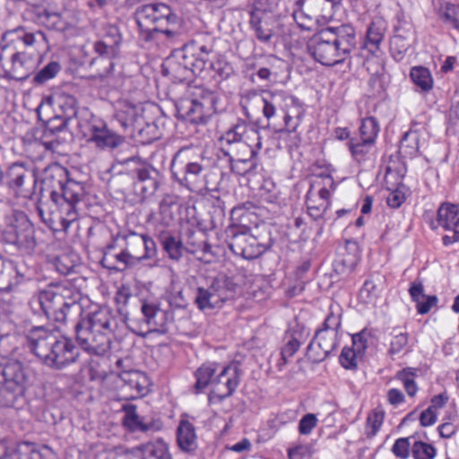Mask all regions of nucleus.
Returning a JSON list of instances; mask_svg holds the SVG:
<instances>
[{
	"label": "nucleus",
	"instance_id": "f257e3e1",
	"mask_svg": "<svg viewBox=\"0 0 459 459\" xmlns=\"http://www.w3.org/2000/svg\"><path fill=\"white\" fill-rule=\"evenodd\" d=\"M28 346L46 366L63 369L75 363L80 356L79 349L71 339L56 330L45 326H34L27 334Z\"/></svg>",
	"mask_w": 459,
	"mask_h": 459
},
{
	"label": "nucleus",
	"instance_id": "f03ea898",
	"mask_svg": "<svg viewBox=\"0 0 459 459\" xmlns=\"http://www.w3.org/2000/svg\"><path fill=\"white\" fill-rule=\"evenodd\" d=\"M117 325V318L109 308L100 307L75 325L77 342L90 355L104 356L111 349Z\"/></svg>",
	"mask_w": 459,
	"mask_h": 459
},
{
	"label": "nucleus",
	"instance_id": "7ed1b4c3",
	"mask_svg": "<svg viewBox=\"0 0 459 459\" xmlns=\"http://www.w3.org/2000/svg\"><path fill=\"white\" fill-rule=\"evenodd\" d=\"M356 47V31L350 24L327 27L315 33L308 42L310 55L324 65L342 63Z\"/></svg>",
	"mask_w": 459,
	"mask_h": 459
},
{
	"label": "nucleus",
	"instance_id": "20e7f679",
	"mask_svg": "<svg viewBox=\"0 0 459 459\" xmlns=\"http://www.w3.org/2000/svg\"><path fill=\"white\" fill-rule=\"evenodd\" d=\"M77 296L70 284H51L31 298L30 307L34 314L43 315L48 320L65 323L73 309L80 308Z\"/></svg>",
	"mask_w": 459,
	"mask_h": 459
},
{
	"label": "nucleus",
	"instance_id": "39448f33",
	"mask_svg": "<svg viewBox=\"0 0 459 459\" xmlns=\"http://www.w3.org/2000/svg\"><path fill=\"white\" fill-rule=\"evenodd\" d=\"M136 23L146 39L160 33L170 41L178 39L184 32L182 20L165 4H149L139 6L134 13Z\"/></svg>",
	"mask_w": 459,
	"mask_h": 459
},
{
	"label": "nucleus",
	"instance_id": "423d86ee",
	"mask_svg": "<svg viewBox=\"0 0 459 459\" xmlns=\"http://www.w3.org/2000/svg\"><path fill=\"white\" fill-rule=\"evenodd\" d=\"M33 371L24 362L0 356V407H13L31 385Z\"/></svg>",
	"mask_w": 459,
	"mask_h": 459
},
{
	"label": "nucleus",
	"instance_id": "0eeeda50",
	"mask_svg": "<svg viewBox=\"0 0 459 459\" xmlns=\"http://www.w3.org/2000/svg\"><path fill=\"white\" fill-rule=\"evenodd\" d=\"M237 284L230 277L221 274L211 278L206 286H198L195 304L202 310L220 307L228 300L233 299L237 293Z\"/></svg>",
	"mask_w": 459,
	"mask_h": 459
},
{
	"label": "nucleus",
	"instance_id": "6e6552de",
	"mask_svg": "<svg viewBox=\"0 0 459 459\" xmlns=\"http://www.w3.org/2000/svg\"><path fill=\"white\" fill-rule=\"evenodd\" d=\"M39 58L26 52L14 51L9 45H0V76L23 81L34 73Z\"/></svg>",
	"mask_w": 459,
	"mask_h": 459
},
{
	"label": "nucleus",
	"instance_id": "1a4fd4ad",
	"mask_svg": "<svg viewBox=\"0 0 459 459\" xmlns=\"http://www.w3.org/2000/svg\"><path fill=\"white\" fill-rule=\"evenodd\" d=\"M341 316L330 312L307 346V356L314 363L322 362L336 348Z\"/></svg>",
	"mask_w": 459,
	"mask_h": 459
},
{
	"label": "nucleus",
	"instance_id": "9d476101",
	"mask_svg": "<svg viewBox=\"0 0 459 459\" xmlns=\"http://www.w3.org/2000/svg\"><path fill=\"white\" fill-rule=\"evenodd\" d=\"M2 234L6 243L21 250L30 252L36 247L34 227L22 212L11 211L5 215Z\"/></svg>",
	"mask_w": 459,
	"mask_h": 459
},
{
	"label": "nucleus",
	"instance_id": "9b49d317",
	"mask_svg": "<svg viewBox=\"0 0 459 459\" xmlns=\"http://www.w3.org/2000/svg\"><path fill=\"white\" fill-rule=\"evenodd\" d=\"M123 164L126 166L128 173L134 178V193L142 200L156 193L160 184V174L157 169L138 157L126 159Z\"/></svg>",
	"mask_w": 459,
	"mask_h": 459
},
{
	"label": "nucleus",
	"instance_id": "f8f14e48",
	"mask_svg": "<svg viewBox=\"0 0 459 459\" xmlns=\"http://www.w3.org/2000/svg\"><path fill=\"white\" fill-rule=\"evenodd\" d=\"M204 166L193 159L191 148L180 149L171 161V172L181 186L190 191H195L201 186L204 178Z\"/></svg>",
	"mask_w": 459,
	"mask_h": 459
},
{
	"label": "nucleus",
	"instance_id": "ddd939ff",
	"mask_svg": "<svg viewBox=\"0 0 459 459\" xmlns=\"http://www.w3.org/2000/svg\"><path fill=\"white\" fill-rule=\"evenodd\" d=\"M195 98L181 100L177 105L180 117L191 123H200L216 110L217 96L214 92L196 88Z\"/></svg>",
	"mask_w": 459,
	"mask_h": 459
},
{
	"label": "nucleus",
	"instance_id": "4468645a",
	"mask_svg": "<svg viewBox=\"0 0 459 459\" xmlns=\"http://www.w3.org/2000/svg\"><path fill=\"white\" fill-rule=\"evenodd\" d=\"M339 0H299L301 5L299 11L294 12L293 17L299 26L304 30H309V22H327L333 18L334 8L339 4Z\"/></svg>",
	"mask_w": 459,
	"mask_h": 459
},
{
	"label": "nucleus",
	"instance_id": "2eb2a0df",
	"mask_svg": "<svg viewBox=\"0 0 459 459\" xmlns=\"http://www.w3.org/2000/svg\"><path fill=\"white\" fill-rule=\"evenodd\" d=\"M228 247L237 255L252 260L264 254L267 247L261 244L247 229L230 227L227 231Z\"/></svg>",
	"mask_w": 459,
	"mask_h": 459
},
{
	"label": "nucleus",
	"instance_id": "dca6fc26",
	"mask_svg": "<svg viewBox=\"0 0 459 459\" xmlns=\"http://www.w3.org/2000/svg\"><path fill=\"white\" fill-rule=\"evenodd\" d=\"M85 195L84 184L68 178L59 194V204H56L60 212L65 215L61 217L64 228H67L72 221L77 219V205Z\"/></svg>",
	"mask_w": 459,
	"mask_h": 459
},
{
	"label": "nucleus",
	"instance_id": "f3484780",
	"mask_svg": "<svg viewBox=\"0 0 459 459\" xmlns=\"http://www.w3.org/2000/svg\"><path fill=\"white\" fill-rule=\"evenodd\" d=\"M195 63L189 57L186 48L175 49L165 60L162 65L164 74L170 75L174 80L183 82L191 80L193 76L201 74L195 68Z\"/></svg>",
	"mask_w": 459,
	"mask_h": 459
},
{
	"label": "nucleus",
	"instance_id": "a211bd4d",
	"mask_svg": "<svg viewBox=\"0 0 459 459\" xmlns=\"http://www.w3.org/2000/svg\"><path fill=\"white\" fill-rule=\"evenodd\" d=\"M84 136L88 143L101 150L117 148L125 142V138L110 130L104 120L95 117L89 120Z\"/></svg>",
	"mask_w": 459,
	"mask_h": 459
},
{
	"label": "nucleus",
	"instance_id": "6ab92c4d",
	"mask_svg": "<svg viewBox=\"0 0 459 459\" xmlns=\"http://www.w3.org/2000/svg\"><path fill=\"white\" fill-rule=\"evenodd\" d=\"M116 239L124 241L125 248L132 257L140 262L142 260L152 258L156 253V244L154 240L146 234H139L132 230L119 232Z\"/></svg>",
	"mask_w": 459,
	"mask_h": 459
},
{
	"label": "nucleus",
	"instance_id": "aec40b11",
	"mask_svg": "<svg viewBox=\"0 0 459 459\" xmlns=\"http://www.w3.org/2000/svg\"><path fill=\"white\" fill-rule=\"evenodd\" d=\"M239 384L238 368L235 365H228L214 377L209 394L210 402L223 399L233 394Z\"/></svg>",
	"mask_w": 459,
	"mask_h": 459
},
{
	"label": "nucleus",
	"instance_id": "412c9836",
	"mask_svg": "<svg viewBox=\"0 0 459 459\" xmlns=\"http://www.w3.org/2000/svg\"><path fill=\"white\" fill-rule=\"evenodd\" d=\"M7 185L17 197L30 198L34 194L36 180L21 164L12 165L7 173Z\"/></svg>",
	"mask_w": 459,
	"mask_h": 459
},
{
	"label": "nucleus",
	"instance_id": "4be33fe9",
	"mask_svg": "<svg viewBox=\"0 0 459 459\" xmlns=\"http://www.w3.org/2000/svg\"><path fill=\"white\" fill-rule=\"evenodd\" d=\"M123 385L120 387L121 399L134 400L147 394V378L137 370L124 371L119 375Z\"/></svg>",
	"mask_w": 459,
	"mask_h": 459
},
{
	"label": "nucleus",
	"instance_id": "5701e85b",
	"mask_svg": "<svg viewBox=\"0 0 459 459\" xmlns=\"http://www.w3.org/2000/svg\"><path fill=\"white\" fill-rule=\"evenodd\" d=\"M261 136L258 129L252 124L244 119L238 118L237 121L221 136V144L234 143L239 142H256V146H260Z\"/></svg>",
	"mask_w": 459,
	"mask_h": 459
},
{
	"label": "nucleus",
	"instance_id": "b1692460",
	"mask_svg": "<svg viewBox=\"0 0 459 459\" xmlns=\"http://www.w3.org/2000/svg\"><path fill=\"white\" fill-rule=\"evenodd\" d=\"M189 57L195 63V70L202 73L208 65H212L211 55L213 53V39L208 37L205 40L204 37H199L191 40L183 46Z\"/></svg>",
	"mask_w": 459,
	"mask_h": 459
},
{
	"label": "nucleus",
	"instance_id": "393cba45",
	"mask_svg": "<svg viewBox=\"0 0 459 459\" xmlns=\"http://www.w3.org/2000/svg\"><path fill=\"white\" fill-rule=\"evenodd\" d=\"M141 311L143 316V321L147 325L150 332L166 333L168 332V324L171 318V313L160 309L153 303L143 302L141 306Z\"/></svg>",
	"mask_w": 459,
	"mask_h": 459
},
{
	"label": "nucleus",
	"instance_id": "a878e982",
	"mask_svg": "<svg viewBox=\"0 0 459 459\" xmlns=\"http://www.w3.org/2000/svg\"><path fill=\"white\" fill-rule=\"evenodd\" d=\"M262 5H258L257 10L250 13L249 23L255 31V37L262 42H268L275 29V20L272 13L261 10Z\"/></svg>",
	"mask_w": 459,
	"mask_h": 459
},
{
	"label": "nucleus",
	"instance_id": "bb28decb",
	"mask_svg": "<svg viewBox=\"0 0 459 459\" xmlns=\"http://www.w3.org/2000/svg\"><path fill=\"white\" fill-rule=\"evenodd\" d=\"M68 178L67 169L58 164L45 169L42 183L44 188L50 191V198L55 204H59V194Z\"/></svg>",
	"mask_w": 459,
	"mask_h": 459
},
{
	"label": "nucleus",
	"instance_id": "cd10ccee",
	"mask_svg": "<svg viewBox=\"0 0 459 459\" xmlns=\"http://www.w3.org/2000/svg\"><path fill=\"white\" fill-rule=\"evenodd\" d=\"M305 327L297 325L285 334V344L281 351V358L276 364L279 371H282L287 365L289 359L291 358L299 349L300 344L307 336Z\"/></svg>",
	"mask_w": 459,
	"mask_h": 459
},
{
	"label": "nucleus",
	"instance_id": "c85d7f7f",
	"mask_svg": "<svg viewBox=\"0 0 459 459\" xmlns=\"http://www.w3.org/2000/svg\"><path fill=\"white\" fill-rule=\"evenodd\" d=\"M0 459H55V453L48 446L23 442L11 453L5 452Z\"/></svg>",
	"mask_w": 459,
	"mask_h": 459
},
{
	"label": "nucleus",
	"instance_id": "c756f323",
	"mask_svg": "<svg viewBox=\"0 0 459 459\" xmlns=\"http://www.w3.org/2000/svg\"><path fill=\"white\" fill-rule=\"evenodd\" d=\"M262 148V142L260 146H256V142L247 141L234 143L221 144V150L223 154L230 158V160H254V157Z\"/></svg>",
	"mask_w": 459,
	"mask_h": 459
},
{
	"label": "nucleus",
	"instance_id": "7c9ffc66",
	"mask_svg": "<svg viewBox=\"0 0 459 459\" xmlns=\"http://www.w3.org/2000/svg\"><path fill=\"white\" fill-rule=\"evenodd\" d=\"M132 453L140 459H172L169 446L160 438L141 444L134 447Z\"/></svg>",
	"mask_w": 459,
	"mask_h": 459
},
{
	"label": "nucleus",
	"instance_id": "2f4dec72",
	"mask_svg": "<svg viewBox=\"0 0 459 459\" xmlns=\"http://www.w3.org/2000/svg\"><path fill=\"white\" fill-rule=\"evenodd\" d=\"M23 278L14 264L5 263L0 259V292L15 291Z\"/></svg>",
	"mask_w": 459,
	"mask_h": 459
},
{
	"label": "nucleus",
	"instance_id": "473e14b6",
	"mask_svg": "<svg viewBox=\"0 0 459 459\" xmlns=\"http://www.w3.org/2000/svg\"><path fill=\"white\" fill-rule=\"evenodd\" d=\"M409 293L412 301L416 303L417 312L420 315L429 313L431 307L437 303V296L424 294V286L421 281H415L411 282Z\"/></svg>",
	"mask_w": 459,
	"mask_h": 459
},
{
	"label": "nucleus",
	"instance_id": "72a5a7b5",
	"mask_svg": "<svg viewBox=\"0 0 459 459\" xmlns=\"http://www.w3.org/2000/svg\"><path fill=\"white\" fill-rule=\"evenodd\" d=\"M177 441L184 452H194L197 448V437L195 427L187 420H182L177 430Z\"/></svg>",
	"mask_w": 459,
	"mask_h": 459
},
{
	"label": "nucleus",
	"instance_id": "f704fd0d",
	"mask_svg": "<svg viewBox=\"0 0 459 459\" xmlns=\"http://www.w3.org/2000/svg\"><path fill=\"white\" fill-rule=\"evenodd\" d=\"M437 221L446 230L455 229L459 225V205L443 204L437 210Z\"/></svg>",
	"mask_w": 459,
	"mask_h": 459
},
{
	"label": "nucleus",
	"instance_id": "c9c22d12",
	"mask_svg": "<svg viewBox=\"0 0 459 459\" xmlns=\"http://www.w3.org/2000/svg\"><path fill=\"white\" fill-rule=\"evenodd\" d=\"M102 263L106 264L107 267L117 271H124L127 267L134 266L137 264L136 260L131 256L126 248L117 254L106 252Z\"/></svg>",
	"mask_w": 459,
	"mask_h": 459
},
{
	"label": "nucleus",
	"instance_id": "e433bc0d",
	"mask_svg": "<svg viewBox=\"0 0 459 459\" xmlns=\"http://www.w3.org/2000/svg\"><path fill=\"white\" fill-rule=\"evenodd\" d=\"M122 411L125 412L123 423L130 430L146 432L152 429V424L142 422L140 416L136 412V405L131 403L123 404Z\"/></svg>",
	"mask_w": 459,
	"mask_h": 459
},
{
	"label": "nucleus",
	"instance_id": "4c0bfd02",
	"mask_svg": "<svg viewBox=\"0 0 459 459\" xmlns=\"http://www.w3.org/2000/svg\"><path fill=\"white\" fill-rule=\"evenodd\" d=\"M186 245L184 246L185 250L191 254H197L202 252L204 255L211 253V245L204 240L203 233H196L194 230H187Z\"/></svg>",
	"mask_w": 459,
	"mask_h": 459
},
{
	"label": "nucleus",
	"instance_id": "58836bf2",
	"mask_svg": "<svg viewBox=\"0 0 459 459\" xmlns=\"http://www.w3.org/2000/svg\"><path fill=\"white\" fill-rule=\"evenodd\" d=\"M218 370L217 363H206L201 366L195 372L196 382L195 385V393L202 392L214 379V374Z\"/></svg>",
	"mask_w": 459,
	"mask_h": 459
},
{
	"label": "nucleus",
	"instance_id": "ea45409f",
	"mask_svg": "<svg viewBox=\"0 0 459 459\" xmlns=\"http://www.w3.org/2000/svg\"><path fill=\"white\" fill-rule=\"evenodd\" d=\"M161 245L169 257L178 261L184 254L185 247L180 238L169 233H163L160 236Z\"/></svg>",
	"mask_w": 459,
	"mask_h": 459
},
{
	"label": "nucleus",
	"instance_id": "a19ab883",
	"mask_svg": "<svg viewBox=\"0 0 459 459\" xmlns=\"http://www.w3.org/2000/svg\"><path fill=\"white\" fill-rule=\"evenodd\" d=\"M94 50L96 53L100 55V57L95 58L91 61V64L98 62H106L108 65L105 69L100 72V75L108 74L111 72L113 68V63L110 58L115 57L117 55V52L112 47H108L101 40H98L94 43Z\"/></svg>",
	"mask_w": 459,
	"mask_h": 459
},
{
	"label": "nucleus",
	"instance_id": "79ce46f5",
	"mask_svg": "<svg viewBox=\"0 0 459 459\" xmlns=\"http://www.w3.org/2000/svg\"><path fill=\"white\" fill-rule=\"evenodd\" d=\"M411 78L422 91H429L433 88V78L429 69L415 66L411 70Z\"/></svg>",
	"mask_w": 459,
	"mask_h": 459
},
{
	"label": "nucleus",
	"instance_id": "37998d69",
	"mask_svg": "<svg viewBox=\"0 0 459 459\" xmlns=\"http://www.w3.org/2000/svg\"><path fill=\"white\" fill-rule=\"evenodd\" d=\"M60 71V63L50 61L34 74L32 81L35 84H45L49 80L55 78Z\"/></svg>",
	"mask_w": 459,
	"mask_h": 459
},
{
	"label": "nucleus",
	"instance_id": "c03bdc74",
	"mask_svg": "<svg viewBox=\"0 0 459 459\" xmlns=\"http://www.w3.org/2000/svg\"><path fill=\"white\" fill-rule=\"evenodd\" d=\"M307 208L310 217L314 220L322 218L325 212L328 204L325 201H318L312 190H309L307 194Z\"/></svg>",
	"mask_w": 459,
	"mask_h": 459
},
{
	"label": "nucleus",
	"instance_id": "a18cd8bd",
	"mask_svg": "<svg viewBox=\"0 0 459 459\" xmlns=\"http://www.w3.org/2000/svg\"><path fill=\"white\" fill-rule=\"evenodd\" d=\"M375 143L361 138H351L349 142V149L351 155L357 160H361L369 152Z\"/></svg>",
	"mask_w": 459,
	"mask_h": 459
},
{
	"label": "nucleus",
	"instance_id": "49530a36",
	"mask_svg": "<svg viewBox=\"0 0 459 459\" xmlns=\"http://www.w3.org/2000/svg\"><path fill=\"white\" fill-rule=\"evenodd\" d=\"M379 132V125L373 117H368L361 121L359 126V138L375 143Z\"/></svg>",
	"mask_w": 459,
	"mask_h": 459
},
{
	"label": "nucleus",
	"instance_id": "de8ad7c7",
	"mask_svg": "<svg viewBox=\"0 0 459 459\" xmlns=\"http://www.w3.org/2000/svg\"><path fill=\"white\" fill-rule=\"evenodd\" d=\"M59 107L63 109L64 120L61 126H57L58 130L66 127L67 121L74 117L76 113V100L72 96H65L59 98Z\"/></svg>",
	"mask_w": 459,
	"mask_h": 459
},
{
	"label": "nucleus",
	"instance_id": "09e8293b",
	"mask_svg": "<svg viewBox=\"0 0 459 459\" xmlns=\"http://www.w3.org/2000/svg\"><path fill=\"white\" fill-rule=\"evenodd\" d=\"M282 96L280 94H268V97L260 98L263 103V114L264 117L270 120L276 114Z\"/></svg>",
	"mask_w": 459,
	"mask_h": 459
},
{
	"label": "nucleus",
	"instance_id": "8fccbe9b",
	"mask_svg": "<svg viewBox=\"0 0 459 459\" xmlns=\"http://www.w3.org/2000/svg\"><path fill=\"white\" fill-rule=\"evenodd\" d=\"M440 18L448 25L459 29V6L446 4L439 10Z\"/></svg>",
	"mask_w": 459,
	"mask_h": 459
},
{
	"label": "nucleus",
	"instance_id": "3c124183",
	"mask_svg": "<svg viewBox=\"0 0 459 459\" xmlns=\"http://www.w3.org/2000/svg\"><path fill=\"white\" fill-rule=\"evenodd\" d=\"M384 34L381 28L372 23L367 31L365 45L371 52L378 49L379 45L383 39Z\"/></svg>",
	"mask_w": 459,
	"mask_h": 459
},
{
	"label": "nucleus",
	"instance_id": "603ef678",
	"mask_svg": "<svg viewBox=\"0 0 459 459\" xmlns=\"http://www.w3.org/2000/svg\"><path fill=\"white\" fill-rule=\"evenodd\" d=\"M414 459H433L436 456V448L428 443L416 441L411 446Z\"/></svg>",
	"mask_w": 459,
	"mask_h": 459
},
{
	"label": "nucleus",
	"instance_id": "864d4df0",
	"mask_svg": "<svg viewBox=\"0 0 459 459\" xmlns=\"http://www.w3.org/2000/svg\"><path fill=\"white\" fill-rule=\"evenodd\" d=\"M415 373L412 368H404L397 373V378L403 384V387L410 396H414L418 387L414 381Z\"/></svg>",
	"mask_w": 459,
	"mask_h": 459
},
{
	"label": "nucleus",
	"instance_id": "5fc2aeb1",
	"mask_svg": "<svg viewBox=\"0 0 459 459\" xmlns=\"http://www.w3.org/2000/svg\"><path fill=\"white\" fill-rule=\"evenodd\" d=\"M384 420V411L381 410L372 411L367 419V436L368 437H374L382 426Z\"/></svg>",
	"mask_w": 459,
	"mask_h": 459
},
{
	"label": "nucleus",
	"instance_id": "6e6d98bb",
	"mask_svg": "<svg viewBox=\"0 0 459 459\" xmlns=\"http://www.w3.org/2000/svg\"><path fill=\"white\" fill-rule=\"evenodd\" d=\"M419 138L415 133H406L403 136L400 144L401 152L405 154L413 156L419 152Z\"/></svg>",
	"mask_w": 459,
	"mask_h": 459
},
{
	"label": "nucleus",
	"instance_id": "4d7b16f0",
	"mask_svg": "<svg viewBox=\"0 0 459 459\" xmlns=\"http://www.w3.org/2000/svg\"><path fill=\"white\" fill-rule=\"evenodd\" d=\"M410 48V42L401 35H394L390 40V48L396 58H402Z\"/></svg>",
	"mask_w": 459,
	"mask_h": 459
},
{
	"label": "nucleus",
	"instance_id": "13d9d810",
	"mask_svg": "<svg viewBox=\"0 0 459 459\" xmlns=\"http://www.w3.org/2000/svg\"><path fill=\"white\" fill-rule=\"evenodd\" d=\"M230 163L231 171L240 176L246 175L247 172L251 171L255 166L254 160L248 159L230 160Z\"/></svg>",
	"mask_w": 459,
	"mask_h": 459
},
{
	"label": "nucleus",
	"instance_id": "bf43d9fd",
	"mask_svg": "<svg viewBox=\"0 0 459 459\" xmlns=\"http://www.w3.org/2000/svg\"><path fill=\"white\" fill-rule=\"evenodd\" d=\"M22 40L26 46L37 45L38 47L48 48L47 36L44 32L38 30L34 33H24Z\"/></svg>",
	"mask_w": 459,
	"mask_h": 459
},
{
	"label": "nucleus",
	"instance_id": "052dcab7",
	"mask_svg": "<svg viewBox=\"0 0 459 459\" xmlns=\"http://www.w3.org/2000/svg\"><path fill=\"white\" fill-rule=\"evenodd\" d=\"M121 35L118 29L115 26H109L106 30V33L101 41L107 44L108 47H112L117 52L118 46L121 42Z\"/></svg>",
	"mask_w": 459,
	"mask_h": 459
},
{
	"label": "nucleus",
	"instance_id": "680f3d73",
	"mask_svg": "<svg viewBox=\"0 0 459 459\" xmlns=\"http://www.w3.org/2000/svg\"><path fill=\"white\" fill-rule=\"evenodd\" d=\"M409 437H401L398 438L393 447L392 452L394 454L396 457L401 459H406L410 455V442Z\"/></svg>",
	"mask_w": 459,
	"mask_h": 459
},
{
	"label": "nucleus",
	"instance_id": "e2e57ef3",
	"mask_svg": "<svg viewBox=\"0 0 459 459\" xmlns=\"http://www.w3.org/2000/svg\"><path fill=\"white\" fill-rule=\"evenodd\" d=\"M138 134L143 138L142 141L146 143H152L160 137L158 127L154 123H147L145 127L139 128Z\"/></svg>",
	"mask_w": 459,
	"mask_h": 459
},
{
	"label": "nucleus",
	"instance_id": "0e129e2a",
	"mask_svg": "<svg viewBox=\"0 0 459 459\" xmlns=\"http://www.w3.org/2000/svg\"><path fill=\"white\" fill-rule=\"evenodd\" d=\"M370 336V332L366 329L352 336L353 347L358 354L363 353L365 351Z\"/></svg>",
	"mask_w": 459,
	"mask_h": 459
},
{
	"label": "nucleus",
	"instance_id": "69168bd1",
	"mask_svg": "<svg viewBox=\"0 0 459 459\" xmlns=\"http://www.w3.org/2000/svg\"><path fill=\"white\" fill-rule=\"evenodd\" d=\"M317 418L313 413L304 415L299 422V432L301 435H308L316 426Z\"/></svg>",
	"mask_w": 459,
	"mask_h": 459
},
{
	"label": "nucleus",
	"instance_id": "338daca9",
	"mask_svg": "<svg viewBox=\"0 0 459 459\" xmlns=\"http://www.w3.org/2000/svg\"><path fill=\"white\" fill-rule=\"evenodd\" d=\"M357 351L353 349H343L340 355V363L347 369H353L357 367Z\"/></svg>",
	"mask_w": 459,
	"mask_h": 459
},
{
	"label": "nucleus",
	"instance_id": "774afa93",
	"mask_svg": "<svg viewBox=\"0 0 459 459\" xmlns=\"http://www.w3.org/2000/svg\"><path fill=\"white\" fill-rule=\"evenodd\" d=\"M55 266L60 274L67 275L74 271L75 265L68 255H61L56 258Z\"/></svg>",
	"mask_w": 459,
	"mask_h": 459
}]
</instances>
